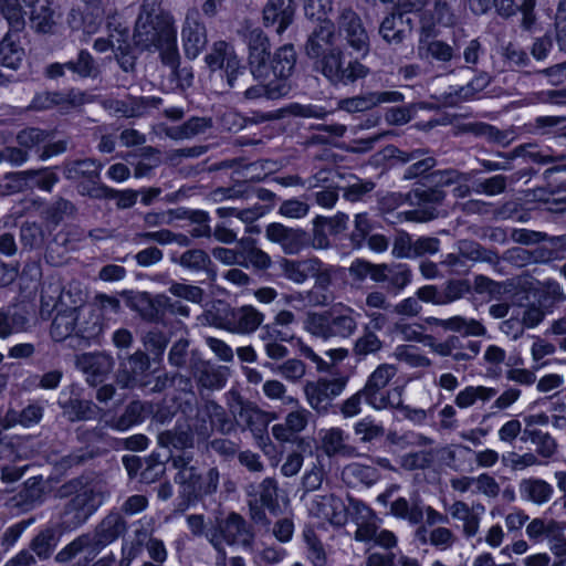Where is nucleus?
Masks as SVG:
<instances>
[{"mask_svg": "<svg viewBox=\"0 0 566 566\" xmlns=\"http://www.w3.org/2000/svg\"><path fill=\"white\" fill-rule=\"evenodd\" d=\"M133 40L140 50L159 51L161 63L170 69L167 76L170 90L185 92L192 86V67L180 65L174 19L158 0H143Z\"/></svg>", "mask_w": 566, "mask_h": 566, "instance_id": "obj_1", "label": "nucleus"}, {"mask_svg": "<svg viewBox=\"0 0 566 566\" xmlns=\"http://www.w3.org/2000/svg\"><path fill=\"white\" fill-rule=\"evenodd\" d=\"M305 55L313 71L331 85H350L368 75L369 69L358 60L346 62L343 49L336 44V29L332 20H322L307 36Z\"/></svg>", "mask_w": 566, "mask_h": 566, "instance_id": "obj_2", "label": "nucleus"}, {"mask_svg": "<svg viewBox=\"0 0 566 566\" xmlns=\"http://www.w3.org/2000/svg\"><path fill=\"white\" fill-rule=\"evenodd\" d=\"M61 499L70 497L64 505L65 522L73 527L84 524L103 504L101 488L85 476H77L63 483L56 491Z\"/></svg>", "mask_w": 566, "mask_h": 566, "instance_id": "obj_3", "label": "nucleus"}, {"mask_svg": "<svg viewBox=\"0 0 566 566\" xmlns=\"http://www.w3.org/2000/svg\"><path fill=\"white\" fill-rule=\"evenodd\" d=\"M205 62L210 71H222L228 86L237 93H241L243 99L258 101L263 98L248 95L255 83H251L253 78L248 63H242L232 44L222 40L214 42L210 52L205 56Z\"/></svg>", "mask_w": 566, "mask_h": 566, "instance_id": "obj_4", "label": "nucleus"}, {"mask_svg": "<svg viewBox=\"0 0 566 566\" xmlns=\"http://www.w3.org/2000/svg\"><path fill=\"white\" fill-rule=\"evenodd\" d=\"M296 52L293 44H284L276 49L270 56V75L264 82H255L248 95L252 97H264L268 101H275L286 96L291 91L287 78L293 74L296 65Z\"/></svg>", "mask_w": 566, "mask_h": 566, "instance_id": "obj_5", "label": "nucleus"}, {"mask_svg": "<svg viewBox=\"0 0 566 566\" xmlns=\"http://www.w3.org/2000/svg\"><path fill=\"white\" fill-rule=\"evenodd\" d=\"M306 329L322 339L349 338L357 329L354 310L350 307L332 308L323 313L308 315Z\"/></svg>", "mask_w": 566, "mask_h": 566, "instance_id": "obj_6", "label": "nucleus"}, {"mask_svg": "<svg viewBox=\"0 0 566 566\" xmlns=\"http://www.w3.org/2000/svg\"><path fill=\"white\" fill-rule=\"evenodd\" d=\"M238 34L248 50V67L254 82H264L270 77L271 42L268 34L253 25L242 27Z\"/></svg>", "mask_w": 566, "mask_h": 566, "instance_id": "obj_7", "label": "nucleus"}, {"mask_svg": "<svg viewBox=\"0 0 566 566\" xmlns=\"http://www.w3.org/2000/svg\"><path fill=\"white\" fill-rule=\"evenodd\" d=\"M206 537L214 547L218 542L220 546L240 545L250 548L254 541V533L251 525L235 512L228 514L226 518H216V523L206 531Z\"/></svg>", "mask_w": 566, "mask_h": 566, "instance_id": "obj_8", "label": "nucleus"}, {"mask_svg": "<svg viewBox=\"0 0 566 566\" xmlns=\"http://www.w3.org/2000/svg\"><path fill=\"white\" fill-rule=\"evenodd\" d=\"M396 374L397 368L394 365H379L368 377L365 386L359 390L366 403L376 410L390 408L396 399V392L394 390H387L386 387Z\"/></svg>", "mask_w": 566, "mask_h": 566, "instance_id": "obj_9", "label": "nucleus"}, {"mask_svg": "<svg viewBox=\"0 0 566 566\" xmlns=\"http://www.w3.org/2000/svg\"><path fill=\"white\" fill-rule=\"evenodd\" d=\"M212 307L221 326L232 333L251 334L263 322V314L250 305L231 308L227 303L218 301Z\"/></svg>", "mask_w": 566, "mask_h": 566, "instance_id": "obj_10", "label": "nucleus"}, {"mask_svg": "<svg viewBox=\"0 0 566 566\" xmlns=\"http://www.w3.org/2000/svg\"><path fill=\"white\" fill-rule=\"evenodd\" d=\"M229 409L235 419V427L241 426L243 430H250L260 447L265 444L269 440L266 432L269 420L265 412L239 395L229 405Z\"/></svg>", "mask_w": 566, "mask_h": 566, "instance_id": "obj_11", "label": "nucleus"}, {"mask_svg": "<svg viewBox=\"0 0 566 566\" xmlns=\"http://www.w3.org/2000/svg\"><path fill=\"white\" fill-rule=\"evenodd\" d=\"M348 382L347 376L336 378H319L316 381H307L304 392L308 405L321 415L328 412L333 399L338 397Z\"/></svg>", "mask_w": 566, "mask_h": 566, "instance_id": "obj_12", "label": "nucleus"}, {"mask_svg": "<svg viewBox=\"0 0 566 566\" xmlns=\"http://www.w3.org/2000/svg\"><path fill=\"white\" fill-rule=\"evenodd\" d=\"M285 279L295 283L314 280L315 283H329L331 266L323 263L317 258H307L303 260H290L282 258L279 262Z\"/></svg>", "mask_w": 566, "mask_h": 566, "instance_id": "obj_13", "label": "nucleus"}, {"mask_svg": "<svg viewBox=\"0 0 566 566\" xmlns=\"http://www.w3.org/2000/svg\"><path fill=\"white\" fill-rule=\"evenodd\" d=\"M86 294L81 285H42V311L61 310L77 312L84 307Z\"/></svg>", "mask_w": 566, "mask_h": 566, "instance_id": "obj_14", "label": "nucleus"}, {"mask_svg": "<svg viewBox=\"0 0 566 566\" xmlns=\"http://www.w3.org/2000/svg\"><path fill=\"white\" fill-rule=\"evenodd\" d=\"M150 358L146 352L136 350L120 361L116 382L123 389L146 388L150 384Z\"/></svg>", "mask_w": 566, "mask_h": 566, "instance_id": "obj_15", "label": "nucleus"}, {"mask_svg": "<svg viewBox=\"0 0 566 566\" xmlns=\"http://www.w3.org/2000/svg\"><path fill=\"white\" fill-rule=\"evenodd\" d=\"M337 30L347 45L366 55L370 50L369 36L360 17L349 7L340 9L336 19Z\"/></svg>", "mask_w": 566, "mask_h": 566, "instance_id": "obj_16", "label": "nucleus"}, {"mask_svg": "<svg viewBox=\"0 0 566 566\" xmlns=\"http://www.w3.org/2000/svg\"><path fill=\"white\" fill-rule=\"evenodd\" d=\"M75 313L76 334L73 347H87L98 343L105 327L102 307L87 304Z\"/></svg>", "mask_w": 566, "mask_h": 566, "instance_id": "obj_17", "label": "nucleus"}, {"mask_svg": "<svg viewBox=\"0 0 566 566\" xmlns=\"http://www.w3.org/2000/svg\"><path fill=\"white\" fill-rule=\"evenodd\" d=\"M220 473L217 468H210L207 472H201L197 467L189 472L186 479L178 483L182 497L188 503L202 500L205 496L217 492Z\"/></svg>", "mask_w": 566, "mask_h": 566, "instance_id": "obj_18", "label": "nucleus"}, {"mask_svg": "<svg viewBox=\"0 0 566 566\" xmlns=\"http://www.w3.org/2000/svg\"><path fill=\"white\" fill-rule=\"evenodd\" d=\"M265 237L272 243L281 247L285 254H298L310 247L311 235L303 229L289 228L282 223L273 222L265 228Z\"/></svg>", "mask_w": 566, "mask_h": 566, "instance_id": "obj_19", "label": "nucleus"}, {"mask_svg": "<svg viewBox=\"0 0 566 566\" xmlns=\"http://www.w3.org/2000/svg\"><path fill=\"white\" fill-rule=\"evenodd\" d=\"M114 364V358L106 353H84L75 359L76 368L86 376V382L92 387L106 380Z\"/></svg>", "mask_w": 566, "mask_h": 566, "instance_id": "obj_20", "label": "nucleus"}, {"mask_svg": "<svg viewBox=\"0 0 566 566\" xmlns=\"http://www.w3.org/2000/svg\"><path fill=\"white\" fill-rule=\"evenodd\" d=\"M120 296L128 307L148 322H159L167 307V297L164 295L151 297L146 292H123Z\"/></svg>", "mask_w": 566, "mask_h": 566, "instance_id": "obj_21", "label": "nucleus"}, {"mask_svg": "<svg viewBox=\"0 0 566 566\" xmlns=\"http://www.w3.org/2000/svg\"><path fill=\"white\" fill-rule=\"evenodd\" d=\"M181 39L185 54L188 59H196L207 46V30L199 21V12L189 10L181 30Z\"/></svg>", "mask_w": 566, "mask_h": 566, "instance_id": "obj_22", "label": "nucleus"}, {"mask_svg": "<svg viewBox=\"0 0 566 566\" xmlns=\"http://www.w3.org/2000/svg\"><path fill=\"white\" fill-rule=\"evenodd\" d=\"M417 208L408 212V218L413 221L424 222L438 217V207L442 205L446 192L437 187L416 188L412 191Z\"/></svg>", "mask_w": 566, "mask_h": 566, "instance_id": "obj_23", "label": "nucleus"}, {"mask_svg": "<svg viewBox=\"0 0 566 566\" xmlns=\"http://www.w3.org/2000/svg\"><path fill=\"white\" fill-rule=\"evenodd\" d=\"M296 2L294 0H268L262 9L264 27H274L282 34L294 21Z\"/></svg>", "mask_w": 566, "mask_h": 566, "instance_id": "obj_24", "label": "nucleus"}, {"mask_svg": "<svg viewBox=\"0 0 566 566\" xmlns=\"http://www.w3.org/2000/svg\"><path fill=\"white\" fill-rule=\"evenodd\" d=\"M402 101L403 95L397 91L371 92L343 98L338 102V108L348 113H357L368 111L382 103H398Z\"/></svg>", "mask_w": 566, "mask_h": 566, "instance_id": "obj_25", "label": "nucleus"}, {"mask_svg": "<svg viewBox=\"0 0 566 566\" xmlns=\"http://www.w3.org/2000/svg\"><path fill=\"white\" fill-rule=\"evenodd\" d=\"M557 285H543L535 295L538 296V306L531 305L523 315V323L527 327L537 326L545 316V311L549 310L556 302L564 300V296L556 291Z\"/></svg>", "mask_w": 566, "mask_h": 566, "instance_id": "obj_26", "label": "nucleus"}, {"mask_svg": "<svg viewBox=\"0 0 566 566\" xmlns=\"http://www.w3.org/2000/svg\"><path fill=\"white\" fill-rule=\"evenodd\" d=\"M127 522L119 512H109L95 527L94 544L106 546L127 532Z\"/></svg>", "mask_w": 566, "mask_h": 566, "instance_id": "obj_27", "label": "nucleus"}, {"mask_svg": "<svg viewBox=\"0 0 566 566\" xmlns=\"http://www.w3.org/2000/svg\"><path fill=\"white\" fill-rule=\"evenodd\" d=\"M189 370L205 388H221L226 382L223 375L212 364L203 360L197 350L190 354Z\"/></svg>", "mask_w": 566, "mask_h": 566, "instance_id": "obj_28", "label": "nucleus"}, {"mask_svg": "<svg viewBox=\"0 0 566 566\" xmlns=\"http://www.w3.org/2000/svg\"><path fill=\"white\" fill-rule=\"evenodd\" d=\"M30 313L25 305H12L0 311V337L28 331Z\"/></svg>", "mask_w": 566, "mask_h": 566, "instance_id": "obj_29", "label": "nucleus"}, {"mask_svg": "<svg viewBox=\"0 0 566 566\" xmlns=\"http://www.w3.org/2000/svg\"><path fill=\"white\" fill-rule=\"evenodd\" d=\"M348 436L340 428H331L322 431V449L329 457L353 458L357 449L348 442Z\"/></svg>", "mask_w": 566, "mask_h": 566, "instance_id": "obj_30", "label": "nucleus"}, {"mask_svg": "<svg viewBox=\"0 0 566 566\" xmlns=\"http://www.w3.org/2000/svg\"><path fill=\"white\" fill-rule=\"evenodd\" d=\"M474 292L489 294L490 300L507 301L510 305L522 306L528 300L526 285H474Z\"/></svg>", "mask_w": 566, "mask_h": 566, "instance_id": "obj_31", "label": "nucleus"}, {"mask_svg": "<svg viewBox=\"0 0 566 566\" xmlns=\"http://www.w3.org/2000/svg\"><path fill=\"white\" fill-rule=\"evenodd\" d=\"M390 513L410 525H419L424 517V504L418 494H413L410 500L399 496L390 503Z\"/></svg>", "mask_w": 566, "mask_h": 566, "instance_id": "obj_32", "label": "nucleus"}, {"mask_svg": "<svg viewBox=\"0 0 566 566\" xmlns=\"http://www.w3.org/2000/svg\"><path fill=\"white\" fill-rule=\"evenodd\" d=\"M22 31L10 30L0 41V65L17 70L21 65L24 50L20 45V33Z\"/></svg>", "mask_w": 566, "mask_h": 566, "instance_id": "obj_33", "label": "nucleus"}, {"mask_svg": "<svg viewBox=\"0 0 566 566\" xmlns=\"http://www.w3.org/2000/svg\"><path fill=\"white\" fill-rule=\"evenodd\" d=\"M470 292V285H424L418 290V297L434 304H447Z\"/></svg>", "mask_w": 566, "mask_h": 566, "instance_id": "obj_34", "label": "nucleus"}, {"mask_svg": "<svg viewBox=\"0 0 566 566\" xmlns=\"http://www.w3.org/2000/svg\"><path fill=\"white\" fill-rule=\"evenodd\" d=\"M157 439L160 447L185 450L195 447L196 437L185 421L178 420L174 429L159 432Z\"/></svg>", "mask_w": 566, "mask_h": 566, "instance_id": "obj_35", "label": "nucleus"}, {"mask_svg": "<svg viewBox=\"0 0 566 566\" xmlns=\"http://www.w3.org/2000/svg\"><path fill=\"white\" fill-rule=\"evenodd\" d=\"M55 311L56 314L50 326V336L57 343L70 339V345L73 347L76 334V313L73 311Z\"/></svg>", "mask_w": 566, "mask_h": 566, "instance_id": "obj_36", "label": "nucleus"}, {"mask_svg": "<svg viewBox=\"0 0 566 566\" xmlns=\"http://www.w3.org/2000/svg\"><path fill=\"white\" fill-rule=\"evenodd\" d=\"M30 27L38 34H52L56 27V13L52 8V1L44 4L30 7Z\"/></svg>", "mask_w": 566, "mask_h": 566, "instance_id": "obj_37", "label": "nucleus"}, {"mask_svg": "<svg viewBox=\"0 0 566 566\" xmlns=\"http://www.w3.org/2000/svg\"><path fill=\"white\" fill-rule=\"evenodd\" d=\"M39 0H0V13L7 20L10 30L23 31L27 24L22 3L30 8Z\"/></svg>", "mask_w": 566, "mask_h": 566, "instance_id": "obj_38", "label": "nucleus"}, {"mask_svg": "<svg viewBox=\"0 0 566 566\" xmlns=\"http://www.w3.org/2000/svg\"><path fill=\"white\" fill-rule=\"evenodd\" d=\"M240 265L248 268L252 265L256 270H266L272 260L270 255L256 247L254 239L248 237L240 240Z\"/></svg>", "mask_w": 566, "mask_h": 566, "instance_id": "obj_39", "label": "nucleus"}, {"mask_svg": "<svg viewBox=\"0 0 566 566\" xmlns=\"http://www.w3.org/2000/svg\"><path fill=\"white\" fill-rule=\"evenodd\" d=\"M523 441H531L535 446L536 457L544 460L554 458L558 451L556 440L548 433L538 429L525 428L523 430Z\"/></svg>", "mask_w": 566, "mask_h": 566, "instance_id": "obj_40", "label": "nucleus"}, {"mask_svg": "<svg viewBox=\"0 0 566 566\" xmlns=\"http://www.w3.org/2000/svg\"><path fill=\"white\" fill-rule=\"evenodd\" d=\"M185 422L189 426L191 432L198 441L208 440L213 432L209 400L198 405L196 408V413L193 416L186 417Z\"/></svg>", "mask_w": 566, "mask_h": 566, "instance_id": "obj_41", "label": "nucleus"}, {"mask_svg": "<svg viewBox=\"0 0 566 566\" xmlns=\"http://www.w3.org/2000/svg\"><path fill=\"white\" fill-rule=\"evenodd\" d=\"M342 478L348 485L363 484L371 486L379 480L380 473L373 465L354 462L343 469Z\"/></svg>", "mask_w": 566, "mask_h": 566, "instance_id": "obj_42", "label": "nucleus"}, {"mask_svg": "<svg viewBox=\"0 0 566 566\" xmlns=\"http://www.w3.org/2000/svg\"><path fill=\"white\" fill-rule=\"evenodd\" d=\"M145 405L139 400L130 401L119 417L105 420V427L117 431H125L135 424L143 422Z\"/></svg>", "mask_w": 566, "mask_h": 566, "instance_id": "obj_43", "label": "nucleus"}, {"mask_svg": "<svg viewBox=\"0 0 566 566\" xmlns=\"http://www.w3.org/2000/svg\"><path fill=\"white\" fill-rule=\"evenodd\" d=\"M520 494L526 501L543 504L549 501L553 486L542 479H524L520 482Z\"/></svg>", "mask_w": 566, "mask_h": 566, "instance_id": "obj_44", "label": "nucleus"}, {"mask_svg": "<svg viewBox=\"0 0 566 566\" xmlns=\"http://www.w3.org/2000/svg\"><path fill=\"white\" fill-rule=\"evenodd\" d=\"M480 170L473 169L468 172H462L457 169H444V170H436L429 172L427 177H424L423 186H431L440 188L444 186H450L460 181L468 182L472 180Z\"/></svg>", "mask_w": 566, "mask_h": 566, "instance_id": "obj_45", "label": "nucleus"}, {"mask_svg": "<svg viewBox=\"0 0 566 566\" xmlns=\"http://www.w3.org/2000/svg\"><path fill=\"white\" fill-rule=\"evenodd\" d=\"M59 543V535L54 527L40 531L30 542L29 549L41 560L51 557Z\"/></svg>", "mask_w": 566, "mask_h": 566, "instance_id": "obj_46", "label": "nucleus"}, {"mask_svg": "<svg viewBox=\"0 0 566 566\" xmlns=\"http://www.w3.org/2000/svg\"><path fill=\"white\" fill-rule=\"evenodd\" d=\"M99 170L101 164L91 158L72 160L63 166L64 177L77 182L87 178H96V172Z\"/></svg>", "mask_w": 566, "mask_h": 566, "instance_id": "obj_47", "label": "nucleus"}, {"mask_svg": "<svg viewBox=\"0 0 566 566\" xmlns=\"http://www.w3.org/2000/svg\"><path fill=\"white\" fill-rule=\"evenodd\" d=\"M379 34L388 44H401L407 38L402 14L390 13L385 17L379 27Z\"/></svg>", "mask_w": 566, "mask_h": 566, "instance_id": "obj_48", "label": "nucleus"}, {"mask_svg": "<svg viewBox=\"0 0 566 566\" xmlns=\"http://www.w3.org/2000/svg\"><path fill=\"white\" fill-rule=\"evenodd\" d=\"M69 62V71L81 78H96L102 71L99 64L87 50H80L76 57Z\"/></svg>", "mask_w": 566, "mask_h": 566, "instance_id": "obj_49", "label": "nucleus"}, {"mask_svg": "<svg viewBox=\"0 0 566 566\" xmlns=\"http://www.w3.org/2000/svg\"><path fill=\"white\" fill-rule=\"evenodd\" d=\"M75 213L76 207L74 203L67 199L59 197L56 200L46 206V208L42 211V218L48 224L55 228L65 218H71Z\"/></svg>", "mask_w": 566, "mask_h": 566, "instance_id": "obj_50", "label": "nucleus"}, {"mask_svg": "<svg viewBox=\"0 0 566 566\" xmlns=\"http://www.w3.org/2000/svg\"><path fill=\"white\" fill-rule=\"evenodd\" d=\"M128 38L129 32L127 29L118 31V38H116L117 46L115 51V57L119 67L124 72L134 74L136 71V56L132 52Z\"/></svg>", "mask_w": 566, "mask_h": 566, "instance_id": "obj_51", "label": "nucleus"}, {"mask_svg": "<svg viewBox=\"0 0 566 566\" xmlns=\"http://www.w3.org/2000/svg\"><path fill=\"white\" fill-rule=\"evenodd\" d=\"M497 390L495 388L484 386H469L461 390L455 397V405L459 408H469L473 406L478 400L483 402L491 400L495 397Z\"/></svg>", "mask_w": 566, "mask_h": 566, "instance_id": "obj_52", "label": "nucleus"}, {"mask_svg": "<svg viewBox=\"0 0 566 566\" xmlns=\"http://www.w3.org/2000/svg\"><path fill=\"white\" fill-rule=\"evenodd\" d=\"M41 476H32L23 483L22 490L12 499L15 505L29 510L39 503L42 497Z\"/></svg>", "mask_w": 566, "mask_h": 566, "instance_id": "obj_53", "label": "nucleus"}, {"mask_svg": "<svg viewBox=\"0 0 566 566\" xmlns=\"http://www.w3.org/2000/svg\"><path fill=\"white\" fill-rule=\"evenodd\" d=\"M355 280H365L369 276L375 282L387 281V264H373L365 260H356L349 268Z\"/></svg>", "mask_w": 566, "mask_h": 566, "instance_id": "obj_54", "label": "nucleus"}, {"mask_svg": "<svg viewBox=\"0 0 566 566\" xmlns=\"http://www.w3.org/2000/svg\"><path fill=\"white\" fill-rule=\"evenodd\" d=\"M375 230V223L366 212L357 213L354 220V230L349 234L350 245L359 250L365 245L366 240Z\"/></svg>", "mask_w": 566, "mask_h": 566, "instance_id": "obj_55", "label": "nucleus"}, {"mask_svg": "<svg viewBox=\"0 0 566 566\" xmlns=\"http://www.w3.org/2000/svg\"><path fill=\"white\" fill-rule=\"evenodd\" d=\"M546 539L549 543L551 552L559 559L556 566H564L566 564V536L564 535V526L551 520V528H548Z\"/></svg>", "mask_w": 566, "mask_h": 566, "instance_id": "obj_56", "label": "nucleus"}, {"mask_svg": "<svg viewBox=\"0 0 566 566\" xmlns=\"http://www.w3.org/2000/svg\"><path fill=\"white\" fill-rule=\"evenodd\" d=\"M366 566H420L416 558L403 554L371 553L366 558Z\"/></svg>", "mask_w": 566, "mask_h": 566, "instance_id": "obj_57", "label": "nucleus"}, {"mask_svg": "<svg viewBox=\"0 0 566 566\" xmlns=\"http://www.w3.org/2000/svg\"><path fill=\"white\" fill-rule=\"evenodd\" d=\"M82 17L83 31L87 34L95 33L103 22L104 9L99 0L87 1Z\"/></svg>", "mask_w": 566, "mask_h": 566, "instance_id": "obj_58", "label": "nucleus"}, {"mask_svg": "<svg viewBox=\"0 0 566 566\" xmlns=\"http://www.w3.org/2000/svg\"><path fill=\"white\" fill-rule=\"evenodd\" d=\"M20 241L24 249H41L45 242L44 230L36 222H24L20 227Z\"/></svg>", "mask_w": 566, "mask_h": 566, "instance_id": "obj_59", "label": "nucleus"}, {"mask_svg": "<svg viewBox=\"0 0 566 566\" xmlns=\"http://www.w3.org/2000/svg\"><path fill=\"white\" fill-rule=\"evenodd\" d=\"M143 345L154 356V360H160L169 343L168 336L158 328H151L142 337Z\"/></svg>", "mask_w": 566, "mask_h": 566, "instance_id": "obj_60", "label": "nucleus"}, {"mask_svg": "<svg viewBox=\"0 0 566 566\" xmlns=\"http://www.w3.org/2000/svg\"><path fill=\"white\" fill-rule=\"evenodd\" d=\"M426 51V57H432L440 62H449L454 56L453 49L440 40L427 41L422 36L419 40V52Z\"/></svg>", "mask_w": 566, "mask_h": 566, "instance_id": "obj_61", "label": "nucleus"}, {"mask_svg": "<svg viewBox=\"0 0 566 566\" xmlns=\"http://www.w3.org/2000/svg\"><path fill=\"white\" fill-rule=\"evenodd\" d=\"M209 407L213 430L216 429L221 434H230L235 431V419H231L221 405L209 400Z\"/></svg>", "mask_w": 566, "mask_h": 566, "instance_id": "obj_62", "label": "nucleus"}, {"mask_svg": "<svg viewBox=\"0 0 566 566\" xmlns=\"http://www.w3.org/2000/svg\"><path fill=\"white\" fill-rule=\"evenodd\" d=\"M28 175L30 190L39 188L51 192L54 185L60 180L57 174L52 168L30 169Z\"/></svg>", "mask_w": 566, "mask_h": 566, "instance_id": "obj_63", "label": "nucleus"}, {"mask_svg": "<svg viewBox=\"0 0 566 566\" xmlns=\"http://www.w3.org/2000/svg\"><path fill=\"white\" fill-rule=\"evenodd\" d=\"M534 132L542 135H556L564 137L566 118L559 116H539L532 124Z\"/></svg>", "mask_w": 566, "mask_h": 566, "instance_id": "obj_64", "label": "nucleus"}]
</instances>
